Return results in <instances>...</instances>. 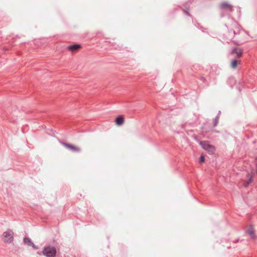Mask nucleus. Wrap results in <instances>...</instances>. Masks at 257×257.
Segmentation results:
<instances>
[{"mask_svg":"<svg viewBox=\"0 0 257 257\" xmlns=\"http://www.w3.org/2000/svg\"><path fill=\"white\" fill-rule=\"evenodd\" d=\"M124 122V118L122 116L120 115L117 117L115 119V123L118 125H122Z\"/></svg>","mask_w":257,"mask_h":257,"instance_id":"9d476101","label":"nucleus"},{"mask_svg":"<svg viewBox=\"0 0 257 257\" xmlns=\"http://www.w3.org/2000/svg\"><path fill=\"white\" fill-rule=\"evenodd\" d=\"M233 34H235V31H233Z\"/></svg>","mask_w":257,"mask_h":257,"instance_id":"aec40b11","label":"nucleus"},{"mask_svg":"<svg viewBox=\"0 0 257 257\" xmlns=\"http://www.w3.org/2000/svg\"><path fill=\"white\" fill-rule=\"evenodd\" d=\"M247 177L248 178V181L244 183V186L247 187L252 181V175L250 173H248Z\"/></svg>","mask_w":257,"mask_h":257,"instance_id":"9b49d317","label":"nucleus"},{"mask_svg":"<svg viewBox=\"0 0 257 257\" xmlns=\"http://www.w3.org/2000/svg\"><path fill=\"white\" fill-rule=\"evenodd\" d=\"M81 48V46L80 44H75L73 45H69L67 46V49L72 53H74Z\"/></svg>","mask_w":257,"mask_h":257,"instance_id":"0eeeda50","label":"nucleus"},{"mask_svg":"<svg viewBox=\"0 0 257 257\" xmlns=\"http://www.w3.org/2000/svg\"><path fill=\"white\" fill-rule=\"evenodd\" d=\"M230 53L231 55L235 54L236 56H235V58L239 59L242 56L243 51L242 49L240 48L234 47L232 48Z\"/></svg>","mask_w":257,"mask_h":257,"instance_id":"39448f33","label":"nucleus"},{"mask_svg":"<svg viewBox=\"0 0 257 257\" xmlns=\"http://www.w3.org/2000/svg\"><path fill=\"white\" fill-rule=\"evenodd\" d=\"M220 114H221V111H219L216 116H218V118H219Z\"/></svg>","mask_w":257,"mask_h":257,"instance_id":"a211bd4d","label":"nucleus"},{"mask_svg":"<svg viewBox=\"0 0 257 257\" xmlns=\"http://www.w3.org/2000/svg\"><path fill=\"white\" fill-rule=\"evenodd\" d=\"M189 10H184V13L187 15L188 16H189V17H191V14L189 13V12H188Z\"/></svg>","mask_w":257,"mask_h":257,"instance_id":"dca6fc26","label":"nucleus"},{"mask_svg":"<svg viewBox=\"0 0 257 257\" xmlns=\"http://www.w3.org/2000/svg\"><path fill=\"white\" fill-rule=\"evenodd\" d=\"M60 143L66 149L71 151L73 152L79 153L81 151L79 147L74 146L72 144L65 143L62 141H60Z\"/></svg>","mask_w":257,"mask_h":257,"instance_id":"20e7f679","label":"nucleus"},{"mask_svg":"<svg viewBox=\"0 0 257 257\" xmlns=\"http://www.w3.org/2000/svg\"><path fill=\"white\" fill-rule=\"evenodd\" d=\"M14 232L10 229H8L4 232L3 234V240L5 243H10L14 240Z\"/></svg>","mask_w":257,"mask_h":257,"instance_id":"f03ea898","label":"nucleus"},{"mask_svg":"<svg viewBox=\"0 0 257 257\" xmlns=\"http://www.w3.org/2000/svg\"><path fill=\"white\" fill-rule=\"evenodd\" d=\"M204 161H205L204 156L203 155H201L199 159V162L200 163H203L204 162Z\"/></svg>","mask_w":257,"mask_h":257,"instance_id":"2eb2a0df","label":"nucleus"},{"mask_svg":"<svg viewBox=\"0 0 257 257\" xmlns=\"http://www.w3.org/2000/svg\"><path fill=\"white\" fill-rule=\"evenodd\" d=\"M220 8L223 10H226L230 12L233 11V6L226 2H222L220 4Z\"/></svg>","mask_w":257,"mask_h":257,"instance_id":"423d86ee","label":"nucleus"},{"mask_svg":"<svg viewBox=\"0 0 257 257\" xmlns=\"http://www.w3.org/2000/svg\"><path fill=\"white\" fill-rule=\"evenodd\" d=\"M23 242L25 244H27L29 246H30L31 243L33 242L31 240L27 237H25L24 238Z\"/></svg>","mask_w":257,"mask_h":257,"instance_id":"f8f14e48","label":"nucleus"},{"mask_svg":"<svg viewBox=\"0 0 257 257\" xmlns=\"http://www.w3.org/2000/svg\"><path fill=\"white\" fill-rule=\"evenodd\" d=\"M246 232L248 234L251 238H254L255 237V236L254 231L252 226L250 225L249 227V228L246 230Z\"/></svg>","mask_w":257,"mask_h":257,"instance_id":"1a4fd4ad","label":"nucleus"},{"mask_svg":"<svg viewBox=\"0 0 257 257\" xmlns=\"http://www.w3.org/2000/svg\"><path fill=\"white\" fill-rule=\"evenodd\" d=\"M183 6H184V7L185 8V10H189L190 6H189V4L187 3L184 4Z\"/></svg>","mask_w":257,"mask_h":257,"instance_id":"4468645a","label":"nucleus"},{"mask_svg":"<svg viewBox=\"0 0 257 257\" xmlns=\"http://www.w3.org/2000/svg\"><path fill=\"white\" fill-rule=\"evenodd\" d=\"M204 79H205V78H204V77H203V78H201V80H203V81H204Z\"/></svg>","mask_w":257,"mask_h":257,"instance_id":"6ab92c4d","label":"nucleus"},{"mask_svg":"<svg viewBox=\"0 0 257 257\" xmlns=\"http://www.w3.org/2000/svg\"><path fill=\"white\" fill-rule=\"evenodd\" d=\"M30 246H31L35 249H37L38 248V247L36 246L33 242L31 243Z\"/></svg>","mask_w":257,"mask_h":257,"instance_id":"f3484780","label":"nucleus"},{"mask_svg":"<svg viewBox=\"0 0 257 257\" xmlns=\"http://www.w3.org/2000/svg\"><path fill=\"white\" fill-rule=\"evenodd\" d=\"M219 118H218V116H216L215 118L214 119V120H213L214 126H216L218 124V121H219Z\"/></svg>","mask_w":257,"mask_h":257,"instance_id":"ddd939ff","label":"nucleus"},{"mask_svg":"<svg viewBox=\"0 0 257 257\" xmlns=\"http://www.w3.org/2000/svg\"><path fill=\"white\" fill-rule=\"evenodd\" d=\"M200 145L204 150L208 151L210 154H212L214 153V147L209 144L207 142L201 141L200 142Z\"/></svg>","mask_w":257,"mask_h":257,"instance_id":"7ed1b4c3","label":"nucleus"},{"mask_svg":"<svg viewBox=\"0 0 257 257\" xmlns=\"http://www.w3.org/2000/svg\"><path fill=\"white\" fill-rule=\"evenodd\" d=\"M44 255L46 257H54L57 253L56 249L51 245L45 246L42 251Z\"/></svg>","mask_w":257,"mask_h":257,"instance_id":"f257e3e1","label":"nucleus"},{"mask_svg":"<svg viewBox=\"0 0 257 257\" xmlns=\"http://www.w3.org/2000/svg\"><path fill=\"white\" fill-rule=\"evenodd\" d=\"M238 58H234V59H232L230 63V67L233 68L235 69L236 68L238 63H239L240 62V60H238Z\"/></svg>","mask_w":257,"mask_h":257,"instance_id":"6e6552de","label":"nucleus"}]
</instances>
